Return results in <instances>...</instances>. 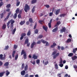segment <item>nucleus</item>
Segmentation results:
<instances>
[{"mask_svg":"<svg viewBox=\"0 0 77 77\" xmlns=\"http://www.w3.org/2000/svg\"><path fill=\"white\" fill-rule=\"evenodd\" d=\"M11 23L10 29H14V23H15V21L13 19H11L9 20Z\"/></svg>","mask_w":77,"mask_h":77,"instance_id":"obj_3","label":"nucleus"},{"mask_svg":"<svg viewBox=\"0 0 77 77\" xmlns=\"http://www.w3.org/2000/svg\"><path fill=\"white\" fill-rule=\"evenodd\" d=\"M30 29L29 30L27 33V35L28 36H30L31 35V31Z\"/></svg>","mask_w":77,"mask_h":77,"instance_id":"obj_16","label":"nucleus"},{"mask_svg":"<svg viewBox=\"0 0 77 77\" xmlns=\"http://www.w3.org/2000/svg\"><path fill=\"white\" fill-rule=\"evenodd\" d=\"M37 26V23H35V25L34 26V28H33V29H35L36 28V26Z\"/></svg>","mask_w":77,"mask_h":77,"instance_id":"obj_51","label":"nucleus"},{"mask_svg":"<svg viewBox=\"0 0 77 77\" xmlns=\"http://www.w3.org/2000/svg\"><path fill=\"white\" fill-rule=\"evenodd\" d=\"M41 42L43 44H46L45 46H49L50 44L48 43V42H47V41H45V40L42 39L41 40Z\"/></svg>","mask_w":77,"mask_h":77,"instance_id":"obj_4","label":"nucleus"},{"mask_svg":"<svg viewBox=\"0 0 77 77\" xmlns=\"http://www.w3.org/2000/svg\"><path fill=\"white\" fill-rule=\"evenodd\" d=\"M18 18H21V15L20 14H19L18 15Z\"/></svg>","mask_w":77,"mask_h":77,"instance_id":"obj_62","label":"nucleus"},{"mask_svg":"<svg viewBox=\"0 0 77 77\" xmlns=\"http://www.w3.org/2000/svg\"><path fill=\"white\" fill-rule=\"evenodd\" d=\"M15 53H16V51H13V53L12 54V57L14 58V57H15Z\"/></svg>","mask_w":77,"mask_h":77,"instance_id":"obj_15","label":"nucleus"},{"mask_svg":"<svg viewBox=\"0 0 77 77\" xmlns=\"http://www.w3.org/2000/svg\"><path fill=\"white\" fill-rule=\"evenodd\" d=\"M20 4V1H18L16 3V6H18Z\"/></svg>","mask_w":77,"mask_h":77,"instance_id":"obj_32","label":"nucleus"},{"mask_svg":"<svg viewBox=\"0 0 77 77\" xmlns=\"http://www.w3.org/2000/svg\"><path fill=\"white\" fill-rule=\"evenodd\" d=\"M43 29L46 32H47V29H48V27H45V26H43Z\"/></svg>","mask_w":77,"mask_h":77,"instance_id":"obj_11","label":"nucleus"},{"mask_svg":"<svg viewBox=\"0 0 77 77\" xmlns=\"http://www.w3.org/2000/svg\"><path fill=\"white\" fill-rule=\"evenodd\" d=\"M45 6L46 7V8H49L50 7V6L48 5H45Z\"/></svg>","mask_w":77,"mask_h":77,"instance_id":"obj_61","label":"nucleus"},{"mask_svg":"<svg viewBox=\"0 0 77 77\" xmlns=\"http://www.w3.org/2000/svg\"><path fill=\"white\" fill-rule=\"evenodd\" d=\"M18 55L17 54L15 56V60H17V59H18Z\"/></svg>","mask_w":77,"mask_h":77,"instance_id":"obj_33","label":"nucleus"},{"mask_svg":"<svg viewBox=\"0 0 77 77\" xmlns=\"http://www.w3.org/2000/svg\"><path fill=\"white\" fill-rule=\"evenodd\" d=\"M4 74V72H1L0 73V77H2V76H3V75Z\"/></svg>","mask_w":77,"mask_h":77,"instance_id":"obj_35","label":"nucleus"},{"mask_svg":"<svg viewBox=\"0 0 77 77\" xmlns=\"http://www.w3.org/2000/svg\"><path fill=\"white\" fill-rule=\"evenodd\" d=\"M3 54H1L0 55V59L1 60H3Z\"/></svg>","mask_w":77,"mask_h":77,"instance_id":"obj_39","label":"nucleus"},{"mask_svg":"<svg viewBox=\"0 0 77 77\" xmlns=\"http://www.w3.org/2000/svg\"><path fill=\"white\" fill-rule=\"evenodd\" d=\"M35 33L36 34H37L38 33V29H36L34 31Z\"/></svg>","mask_w":77,"mask_h":77,"instance_id":"obj_36","label":"nucleus"},{"mask_svg":"<svg viewBox=\"0 0 77 77\" xmlns=\"http://www.w3.org/2000/svg\"><path fill=\"white\" fill-rule=\"evenodd\" d=\"M9 62H6L4 64V66L6 67L8 66H9Z\"/></svg>","mask_w":77,"mask_h":77,"instance_id":"obj_14","label":"nucleus"},{"mask_svg":"<svg viewBox=\"0 0 77 77\" xmlns=\"http://www.w3.org/2000/svg\"><path fill=\"white\" fill-rule=\"evenodd\" d=\"M60 12V9H58V10H57L56 11V15H58V14H59V12Z\"/></svg>","mask_w":77,"mask_h":77,"instance_id":"obj_18","label":"nucleus"},{"mask_svg":"<svg viewBox=\"0 0 77 77\" xmlns=\"http://www.w3.org/2000/svg\"><path fill=\"white\" fill-rule=\"evenodd\" d=\"M6 75H7V76H8L9 74H10V72H9V71L7 70L6 71Z\"/></svg>","mask_w":77,"mask_h":77,"instance_id":"obj_30","label":"nucleus"},{"mask_svg":"<svg viewBox=\"0 0 77 77\" xmlns=\"http://www.w3.org/2000/svg\"><path fill=\"white\" fill-rule=\"evenodd\" d=\"M59 66H60V67H63V64L62 63L60 64Z\"/></svg>","mask_w":77,"mask_h":77,"instance_id":"obj_58","label":"nucleus"},{"mask_svg":"<svg viewBox=\"0 0 77 77\" xmlns=\"http://www.w3.org/2000/svg\"><path fill=\"white\" fill-rule=\"evenodd\" d=\"M25 23V21H22L20 22V24L21 25V26H22V25H23V24H24Z\"/></svg>","mask_w":77,"mask_h":77,"instance_id":"obj_17","label":"nucleus"},{"mask_svg":"<svg viewBox=\"0 0 77 77\" xmlns=\"http://www.w3.org/2000/svg\"><path fill=\"white\" fill-rule=\"evenodd\" d=\"M11 13L10 12V13H8V16H7V17H8V18H9V16H10V15H11Z\"/></svg>","mask_w":77,"mask_h":77,"instance_id":"obj_57","label":"nucleus"},{"mask_svg":"<svg viewBox=\"0 0 77 77\" xmlns=\"http://www.w3.org/2000/svg\"><path fill=\"white\" fill-rule=\"evenodd\" d=\"M6 25H4L2 26V29H6Z\"/></svg>","mask_w":77,"mask_h":77,"instance_id":"obj_37","label":"nucleus"},{"mask_svg":"<svg viewBox=\"0 0 77 77\" xmlns=\"http://www.w3.org/2000/svg\"><path fill=\"white\" fill-rule=\"evenodd\" d=\"M38 22L40 24H42L43 23H44V21L43 20H39L38 21Z\"/></svg>","mask_w":77,"mask_h":77,"instance_id":"obj_20","label":"nucleus"},{"mask_svg":"<svg viewBox=\"0 0 77 77\" xmlns=\"http://www.w3.org/2000/svg\"><path fill=\"white\" fill-rule=\"evenodd\" d=\"M55 68H56L57 69H58V65L57 64V63H56L55 64Z\"/></svg>","mask_w":77,"mask_h":77,"instance_id":"obj_38","label":"nucleus"},{"mask_svg":"<svg viewBox=\"0 0 77 77\" xmlns=\"http://www.w3.org/2000/svg\"><path fill=\"white\" fill-rule=\"evenodd\" d=\"M52 12H51L49 13V16L50 17H51L53 15V13Z\"/></svg>","mask_w":77,"mask_h":77,"instance_id":"obj_59","label":"nucleus"},{"mask_svg":"<svg viewBox=\"0 0 77 77\" xmlns=\"http://www.w3.org/2000/svg\"><path fill=\"white\" fill-rule=\"evenodd\" d=\"M66 30V28L65 27H63L62 28V29H61L60 30V32L61 33H62L63 32H65V31Z\"/></svg>","mask_w":77,"mask_h":77,"instance_id":"obj_5","label":"nucleus"},{"mask_svg":"<svg viewBox=\"0 0 77 77\" xmlns=\"http://www.w3.org/2000/svg\"><path fill=\"white\" fill-rule=\"evenodd\" d=\"M15 31H16V28H14L12 32V34L13 35H14L15 34Z\"/></svg>","mask_w":77,"mask_h":77,"instance_id":"obj_26","label":"nucleus"},{"mask_svg":"<svg viewBox=\"0 0 77 77\" xmlns=\"http://www.w3.org/2000/svg\"><path fill=\"white\" fill-rule=\"evenodd\" d=\"M30 62L31 63H32L33 65H35V61H33V62H32V61H30Z\"/></svg>","mask_w":77,"mask_h":77,"instance_id":"obj_45","label":"nucleus"},{"mask_svg":"<svg viewBox=\"0 0 77 77\" xmlns=\"http://www.w3.org/2000/svg\"><path fill=\"white\" fill-rule=\"evenodd\" d=\"M29 21L30 22V23H32L33 22V20L32 18H30L29 19Z\"/></svg>","mask_w":77,"mask_h":77,"instance_id":"obj_48","label":"nucleus"},{"mask_svg":"<svg viewBox=\"0 0 77 77\" xmlns=\"http://www.w3.org/2000/svg\"><path fill=\"white\" fill-rule=\"evenodd\" d=\"M25 54V51H24V50H23L22 51V52H21V56H22V55H23V54Z\"/></svg>","mask_w":77,"mask_h":77,"instance_id":"obj_25","label":"nucleus"},{"mask_svg":"<svg viewBox=\"0 0 77 77\" xmlns=\"http://www.w3.org/2000/svg\"><path fill=\"white\" fill-rule=\"evenodd\" d=\"M36 42H35V41H33L31 45V48H33L34 47V45H36Z\"/></svg>","mask_w":77,"mask_h":77,"instance_id":"obj_6","label":"nucleus"},{"mask_svg":"<svg viewBox=\"0 0 77 77\" xmlns=\"http://www.w3.org/2000/svg\"><path fill=\"white\" fill-rule=\"evenodd\" d=\"M73 54H74L72 53H70L68 55V56H69V57H72V56H73Z\"/></svg>","mask_w":77,"mask_h":77,"instance_id":"obj_24","label":"nucleus"},{"mask_svg":"<svg viewBox=\"0 0 77 77\" xmlns=\"http://www.w3.org/2000/svg\"><path fill=\"white\" fill-rule=\"evenodd\" d=\"M23 58L24 59H27V55L26 54H25L23 55Z\"/></svg>","mask_w":77,"mask_h":77,"instance_id":"obj_34","label":"nucleus"},{"mask_svg":"<svg viewBox=\"0 0 77 77\" xmlns=\"http://www.w3.org/2000/svg\"><path fill=\"white\" fill-rule=\"evenodd\" d=\"M48 63V61L45 62V65H47Z\"/></svg>","mask_w":77,"mask_h":77,"instance_id":"obj_60","label":"nucleus"},{"mask_svg":"<svg viewBox=\"0 0 77 77\" xmlns=\"http://www.w3.org/2000/svg\"><path fill=\"white\" fill-rule=\"evenodd\" d=\"M10 23H11V22L9 20L8 22V23H7V26H9V24H10Z\"/></svg>","mask_w":77,"mask_h":77,"instance_id":"obj_63","label":"nucleus"},{"mask_svg":"<svg viewBox=\"0 0 77 77\" xmlns=\"http://www.w3.org/2000/svg\"><path fill=\"white\" fill-rule=\"evenodd\" d=\"M71 41V38H69L67 39V42H70Z\"/></svg>","mask_w":77,"mask_h":77,"instance_id":"obj_50","label":"nucleus"},{"mask_svg":"<svg viewBox=\"0 0 77 77\" xmlns=\"http://www.w3.org/2000/svg\"><path fill=\"white\" fill-rule=\"evenodd\" d=\"M41 44V40L38 41L37 42V44Z\"/></svg>","mask_w":77,"mask_h":77,"instance_id":"obj_49","label":"nucleus"},{"mask_svg":"<svg viewBox=\"0 0 77 77\" xmlns=\"http://www.w3.org/2000/svg\"><path fill=\"white\" fill-rule=\"evenodd\" d=\"M62 59L61 58H60V63H62Z\"/></svg>","mask_w":77,"mask_h":77,"instance_id":"obj_41","label":"nucleus"},{"mask_svg":"<svg viewBox=\"0 0 77 77\" xmlns=\"http://www.w3.org/2000/svg\"><path fill=\"white\" fill-rule=\"evenodd\" d=\"M9 48V46L7 45L5 47V48L4 49L5 50H6Z\"/></svg>","mask_w":77,"mask_h":77,"instance_id":"obj_44","label":"nucleus"},{"mask_svg":"<svg viewBox=\"0 0 77 77\" xmlns=\"http://www.w3.org/2000/svg\"><path fill=\"white\" fill-rule=\"evenodd\" d=\"M52 19L50 20V22L48 23V26L49 28H51V22H52Z\"/></svg>","mask_w":77,"mask_h":77,"instance_id":"obj_7","label":"nucleus"},{"mask_svg":"<svg viewBox=\"0 0 77 77\" xmlns=\"http://www.w3.org/2000/svg\"><path fill=\"white\" fill-rule=\"evenodd\" d=\"M11 4H9L7 5L6 6V8H11Z\"/></svg>","mask_w":77,"mask_h":77,"instance_id":"obj_31","label":"nucleus"},{"mask_svg":"<svg viewBox=\"0 0 77 77\" xmlns=\"http://www.w3.org/2000/svg\"><path fill=\"white\" fill-rule=\"evenodd\" d=\"M24 68V63H23L22 65L21 68L22 69H23Z\"/></svg>","mask_w":77,"mask_h":77,"instance_id":"obj_53","label":"nucleus"},{"mask_svg":"<svg viewBox=\"0 0 77 77\" xmlns=\"http://www.w3.org/2000/svg\"><path fill=\"white\" fill-rule=\"evenodd\" d=\"M58 30V27H57L55 28H54V29L53 30V32H56V31Z\"/></svg>","mask_w":77,"mask_h":77,"instance_id":"obj_12","label":"nucleus"},{"mask_svg":"<svg viewBox=\"0 0 77 77\" xmlns=\"http://www.w3.org/2000/svg\"><path fill=\"white\" fill-rule=\"evenodd\" d=\"M43 37V36L42 35H39L38 36V38L39 39H41V38Z\"/></svg>","mask_w":77,"mask_h":77,"instance_id":"obj_47","label":"nucleus"},{"mask_svg":"<svg viewBox=\"0 0 77 77\" xmlns=\"http://www.w3.org/2000/svg\"><path fill=\"white\" fill-rule=\"evenodd\" d=\"M3 2H1L0 3V8H1V6H2L3 5Z\"/></svg>","mask_w":77,"mask_h":77,"instance_id":"obj_40","label":"nucleus"},{"mask_svg":"<svg viewBox=\"0 0 77 77\" xmlns=\"http://www.w3.org/2000/svg\"><path fill=\"white\" fill-rule=\"evenodd\" d=\"M29 43V39H26L25 42V44H28Z\"/></svg>","mask_w":77,"mask_h":77,"instance_id":"obj_23","label":"nucleus"},{"mask_svg":"<svg viewBox=\"0 0 77 77\" xmlns=\"http://www.w3.org/2000/svg\"><path fill=\"white\" fill-rule=\"evenodd\" d=\"M56 45V44L55 43H53V45H52L51 46V48H54V47Z\"/></svg>","mask_w":77,"mask_h":77,"instance_id":"obj_13","label":"nucleus"},{"mask_svg":"<svg viewBox=\"0 0 77 77\" xmlns=\"http://www.w3.org/2000/svg\"><path fill=\"white\" fill-rule=\"evenodd\" d=\"M27 69H28V65L27 64L26 65V66L24 68V70L25 71H27Z\"/></svg>","mask_w":77,"mask_h":77,"instance_id":"obj_22","label":"nucleus"},{"mask_svg":"<svg viewBox=\"0 0 77 77\" xmlns=\"http://www.w3.org/2000/svg\"><path fill=\"white\" fill-rule=\"evenodd\" d=\"M77 50V48H75V49H73V53H75L76 52V51Z\"/></svg>","mask_w":77,"mask_h":77,"instance_id":"obj_28","label":"nucleus"},{"mask_svg":"<svg viewBox=\"0 0 77 77\" xmlns=\"http://www.w3.org/2000/svg\"><path fill=\"white\" fill-rule=\"evenodd\" d=\"M26 33H23L21 34V36H26Z\"/></svg>","mask_w":77,"mask_h":77,"instance_id":"obj_43","label":"nucleus"},{"mask_svg":"<svg viewBox=\"0 0 77 77\" xmlns=\"http://www.w3.org/2000/svg\"><path fill=\"white\" fill-rule=\"evenodd\" d=\"M35 8H36V6H34L32 9V13H34V12H35Z\"/></svg>","mask_w":77,"mask_h":77,"instance_id":"obj_19","label":"nucleus"},{"mask_svg":"<svg viewBox=\"0 0 77 77\" xmlns=\"http://www.w3.org/2000/svg\"><path fill=\"white\" fill-rule=\"evenodd\" d=\"M66 15V14H61L60 15V17H61V18H62V17H63L64 18L65 16Z\"/></svg>","mask_w":77,"mask_h":77,"instance_id":"obj_9","label":"nucleus"},{"mask_svg":"<svg viewBox=\"0 0 77 77\" xmlns=\"http://www.w3.org/2000/svg\"><path fill=\"white\" fill-rule=\"evenodd\" d=\"M3 15L4 14L3 13L0 14L1 18H3Z\"/></svg>","mask_w":77,"mask_h":77,"instance_id":"obj_46","label":"nucleus"},{"mask_svg":"<svg viewBox=\"0 0 77 77\" xmlns=\"http://www.w3.org/2000/svg\"><path fill=\"white\" fill-rule=\"evenodd\" d=\"M32 58L34 59H38V56H36V54H33Z\"/></svg>","mask_w":77,"mask_h":77,"instance_id":"obj_8","label":"nucleus"},{"mask_svg":"<svg viewBox=\"0 0 77 77\" xmlns=\"http://www.w3.org/2000/svg\"><path fill=\"white\" fill-rule=\"evenodd\" d=\"M30 9V6L28 4H26L25 7L24 8V10L26 12H27L28 11H29Z\"/></svg>","mask_w":77,"mask_h":77,"instance_id":"obj_2","label":"nucleus"},{"mask_svg":"<svg viewBox=\"0 0 77 77\" xmlns=\"http://www.w3.org/2000/svg\"><path fill=\"white\" fill-rule=\"evenodd\" d=\"M77 56H74V57H72V60H75V59H77Z\"/></svg>","mask_w":77,"mask_h":77,"instance_id":"obj_21","label":"nucleus"},{"mask_svg":"<svg viewBox=\"0 0 77 77\" xmlns=\"http://www.w3.org/2000/svg\"><path fill=\"white\" fill-rule=\"evenodd\" d=\"M10 8H7L6 10V12H10Z\"/></svg>","mask_w":77,"mask_h":77,"instance_id":"obj_56","label":"nucleus"},{"mask_svg":"<svg viewBox=\"0 0 77 77\" xmlns=\"http://www.w3.org/2000/svg\"><path fill=\"white\" fill-rule=\"evenodd\" d=\"M25 74H26V71L25 70H23L21 72V75H25Z\"/></svg>","mask_w":77,"mask_h":77,"instance_id":"obj_10","label":"nucleus"},{"mask_svg":"<svg viewBox=\"0 0 77 77\" xmlns=\"http://www.w3.org/2000/svg\"><path fill=\"white\" fill-rule=\"evenodd\" d=\"M26 44H27V47H29V46H30V43L29 42L28 43H27Z\"/></svg>","mask_w":77,"mask_h":77,"instance_id":"obj_64","label":"nucleus"},{"mask_svg":"<svg viewBox=\"0 0 77 77\" xmlns=\"http://www.w3.org/2000/svg\"><path fill=\"white\" fill-rule=\"evenodd\" d=\"M18 46L17 45H15L14 46V48L15 50L17 49V48Z\"/></svg>","mask_w":77,"mask_h":77,"instance_id":"obj_52","label":"nucleus"},{"mask_svg":"<svg viewBox=\"0 0 77 77\" xmlns=\"http://www.w3.org/2000/svg\"><path fill=\"white\" fill-rule=\"evenodd\" d=\"M17 14L15 13L14 15V18L15 19L16 18H17Z\"/></svg>","mask_w":77,"mask_h":77,"instance_id":"obj_54","label":"nucleus"},{"mask_svg":"<svg viewBox=\"0 0 77 77\" xmlns=\"http://www.w3.org/2000/svg\"><path fill=\"white\" fill-rule=\"evenodd\" d=\"M36 0H32L31 1V3L32 4H34V3H36Z\"/></svg>","mask_w":77,"mask_h":77,"instance_id":"obj_27","label":"nucleus"},{"mask_svg":"<svg viewBox=\"0 0 77 77\" xmlns=\"http://www.w3.org/2000/svg\"><path fill=\"white\" fill-rule=\"evenodd\" d=\"M19 11H20V9L17 8L16 10V14H18L19 13Z\"/></svg>","mask_w":77,"mask_h":77,"instance_id":"obj_29","label":"nucleus"},{"mask_svg":"<svg viewBox=\"0 0 77 77\" xmlns=\"http://www.w3.org/2000/svg\"><path fill=\"white\" fill-rule=\"evenodd\" d=\"M57 53V51H54L52 53V55H53V56H54L53 57L54 59H56V57H57V56L59 55L60 54L59 53Z\"/></svg>","mask_w":77,"mask_h":77,"instance_id":"obj_1","label":"nucleus"},{"mask_svg":"<svg viewBox=\"0 0 77 77\" xmlns=\"http://www.w3.org/2000/svg\"><path fill=\"white\" fill-rule=\"evenodd\" d=\"M9 19V17H6V18H5L4 20V21H7V20H8Z\"/></svg>","mask_w":77,"mask_h":77,"instance_id":"obj_55","label":"nucleus"},{"mask_svg":"<svg viewBox=\"0 0 77 77\" xmlns=\"http://www.w3.org/2000/svg\"><path fill=\"white\" fill-rule=\"evenodd\" d=\"M36 63H37V64H38L39 63H40V60H39V59L37 60H36Z\"/></svg>","mask_w":77,"mask_h":77,"instance_id":"obj_42","label":"nucleus"}]
</instances>
